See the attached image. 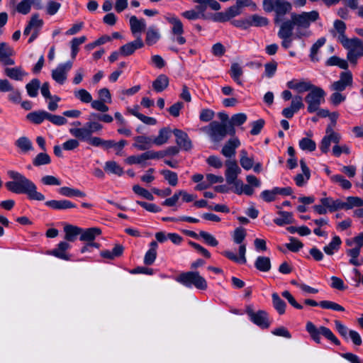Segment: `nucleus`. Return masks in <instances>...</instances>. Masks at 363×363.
<instances>
[{"instance_id": "nucleus-9", "label": "nucleus", "mask_w": 363, "mask_h": 363, "mask_svg": "<svg viewBox=\"0 0 363 363\" xmlns=\"http://www.w3.org/2000/svg\"><path fill=\"white\" fill-rule=\"evenodd\" d=\"M246 313L249 315L251 321L262 329L268 328L270 325L268 314L265 311H258L255 312L251 306L247 307Z\"/></svg>"}, {"instance_id": "nucleus-15", "label": "nucleus", "mask_w": 363, "mask_h": 363, "mask_svg": "<svg viewBox=\"0 0 363 363\" xmlns=\"http://www.w3.org/2000/svg\"><path fill=\"white\" fill-rule=\"evenodd\" d=\"M225 165L227 167L225 171L226 182L228 184H233L235 179H238V175L241 172V169L235 160H227Z\"/></svg>"}, {"instance_id": "nucleus-7", "label": "nucleus", "mask_w": 363, "mask_h": 363, "mask_svg": "<svg viewBox=\"0 0 363 363\" xmlns=\"http://www.w3.org/2000/svg\"><path fill=\"white\" fill-rule=\"evenodd\" d=\"M325 95L322 88L314 85L305 97L308 112L312 113L318 111L321 104L325 102Z\"/></svg>"}, {"instance_id": "nucleus-42", "label": "nucleus", "mask_w": 363, "mask_h": 363, "mask_svg": "<svg viewBox=\"0 0 363 363\" xmlns=\"http://www.w3.org/2000/svg\"><path fill=\"white\" fill-rule=\"evenodd\" d=\"M15 145L23 152H27L33 148L32 142L26 136H22L17 139L15 142Z\"/></svg>"}, {"instance_id": "nucleus-59", "label": "nucleus", "mask_w": 363, "mask_h": 363, "mask_svg": "<svg viewBox=\"0 0 363 363\" xmlns=\"http://www.w3.org/2000/svg\"><path fill=\"white\" fill-rule=\"evenodd\" d=\"M246 230L242 227L237 228L233 235V241L236 244L242 245V242L246 237Z\"/></svg>"}, {"instance_id": "nucleus-50", "label": "nucleus", "mask_w": 363, "mask_h": 363, "mask_svg": "<svg viewBox=\"0 0 363 363\" xmlns=\"http://www.w3.org/2000/svg\"><path fill=\"white\" fill-rule=\"evenodd\" d=\"M298 145L299 147L303 151L313 152L316 148L315 142L308 138H303L300 140Z\"/></svg>"}, {"instance_id": "nucleus-2", "label": "nucleus", "mask_w": 363, "mask_h": 363, "mask_svg": "<svg viewBox=\"0 0 363 363\" xmlns=\"http://www.w3.org/2000/svg\"><path fill=\"white\" fill-rule=\"evenodd\" d=\"M7 174L12 179L5 184L9 191L17 194H26L30 200H45V196L37 191L36 185L23 174L13 170L8 171Z\"/></svg>"}, {"instance_id": "nucleus-63", "label": "nucleus", "mask_w": 363, "mask_h": 363, "mask_svg": "<svg viewBox=\"0 0 363 363\" xmlns=\"http://www.w3.org/2000/svg\"><path fill=\"white\" fill-rule=\"evenodd\" d=\"M133 191L138 195L141 196L142 197L149 200L152 201L154 199V196L152 194L149 192L147 189L141 187L139 185H134L133 186Z\"/></svg>"}, {"instance_id": "nucleus-17", "label": "nucleus", "mask_w": 363, "mask_h": 363, "mask_svg": "<svg viewBox=\"0 0 363 363\" xmlns=\"http://www.w3.org/2000/svg\"><path fill=\"white\" fill-rule=\"evenodd\" d=\"M304 303L311 306H320L321 308L325 309H331L336 311H345V308L340 304L330 301H321L320 302L318 303L317 301L313 300V299H306L304 301Z\"/></svg>"}, {"instance_id": "nucleus-48", "label": "nucleus", "mask_w": 363, "mask_h": 363, "mask_svg": "<svg viewBox=\"0 0 363 363\" xmlns=\"http://www.w3.org/2000/svg\"><path fill=\"white\" fill-rule=\"evenodd\" d=\"M327 66H337L341 69H347L348 63L347 60L341 59L337 56H332L325 62Z\"/></svg>"}, {"instance_id": "nucleus-53", "label": "nucleus", "mask_w": 363, "mask_h": 363, "mask_svg": "<svg viewBox=\"0 0 363 363\" xmlns=\"http://www.w3.org/2000/svg\"><path fill=\"white\" fill-rule=\"evenodd\" d=\"M160 38L159 32L152 28H150L147 31L145 42L149 45L155 44Z\"/></svg>"}, {"instance_id": "nucleus-18", "label": "nucleus", "mask_w": 363, "mask_h": 363, "mask_svg": "<svg viewBox=\"0 0 363 363\" xmlns=\"http://www.w3.org/2000/svg\"><path fill=\"white\" fill-rule=\"evenodd\" d=\"M346 24L340 20H335L334 21V29L330 33L335 36V33H338L337 40L342 46H344L350 39L345 35Z\"/></svg>"}, {"instance_id": "nucleus-4", "label": "nucleus", "mask_w": 363, "mask_h": 363, "mask_svg": "<svg viewBox=\"0 0 363 363\" xmlns=\"http://www.w3.org/2000/svg\"><path fill=\"white\" fill-rule=\"evenodd\" d=\"M306 330L308 333L311 338L317 344L321 343L320 336L322 335L335 345H340V340L333 334L332 330L327 327L320 326L318 328L312 322L308 321L306 323Z\"/></svg>"}, {"instance_id": "nucleus-30", "label": "nucleus", "mask_w": 363, "mask_h": 363, "mask_svg": "<svg viewBox=\"0 0 363 363\" xmlns=\"http://www.w3.org/2000/svg\"><path fill=\"white\" fill-rule=\"evenodd\" d=\"M135 143L133 146L139 150H146L153 144V139L145 135L137 136L134 138Z\"/></svg>"}, {"instance_id": "nucleus-47", "label": "nucleus", "mask_w": 363, "mask_h": 363, "mask_svg": "<svg viewBox=\"0 0 363 363\" xmlns=\"http://www.w3.org/2000/svg\"><path fill=\"white\" fill-rule=\"evenodd\" d=\"M104 170L108 173L121 176L123 174V168L121 167L115 161H107L105 163Z\"/></svg>"}, {"instance_id": "nucleus-51", "label": "nucleus", "mask_w": 363, "mask_h": 363, "mask_svg": "<svg viewBox=\"0 0 363 363\" xmlns=\"http://www.w3.org/2000/svg\"><path fill=\"white\" fill-rule=\"evenodd\" d=\"M243 71L242 67L238 63H233L230 67V76L233 80L238 84H242L240 78L242 75Z\"/></svg>"}, {"instance_id": "nucleus-40", "label": "nucleus", "mask_w": 363, "mask_h": 363, "mask_svg": "<svg viewBox=\"0 0 363 363\" xmlns=\"http://www.w3.org/2000/svg\"><path fill=\"white\" fill-rule=\"evenodd\" d=\"M255 266L260 272H269L271 269V261L267 257L259 256L257 258Z\"/></svg>"}, {"instance_id": "nucleus-36", "label": "nucleus", "mask_w": 363, "mask_h": 363, "mask_svg": "<svg viewBox=\"0 0 363 363\" xmlns=\"http://www.w3.org/2000/svg\"><path fill=\"white\" fill-rule=\"evenodd\" d=\"M172 132V131L169 128L165 127L161 128L159 130L158 135L153 139V144H155L156 145H162L166 143L168 141Z\"/></svg>"}, {"instance_id": "nucleus-24", "label": "nucleus", "mask_w": 363, "mask_h": 363, "mask_svg": "<svg viewBox=\"0 0 363 363\" xmlns=\"http://www.w3.org/2000/svg\"><path fill=\"white\" fill-rule=\"evenodd\" d=\"M82 228L73 225H66L64 227L65 240L66 242H74L81 235Z\"/></svg>"}, {"instance_id": "nucleus-26", "label": "nucleus", "mask_w": 363, "mask_h": 363, "mask_svg": "<svg viewBox=\"0 0 363 363\" xmlns=\"http://www.w3.org/2000/svg\"><path fill=\"white\" fill-rule=\"evenodd\" d=\"M48 113L44 110H38L30 112L27 114L26 118L33 124H41L45 120L48 118Z\"/></svg>"}, {"instance_id": "nucleus-58", "label": "nucleus", "mask_w": 363, "mask_h": 363, "mask_svg": "<svg viewBox=\"0 0 363 363\" xmlns=\"http://www.w3.org/2000/svg\"><path fill=\"white\" fill-rule=\"evenodd\" d=\"M246 121L247 115L243 113H240L233 115L230 118V121L228 124V125H232L234 127L235 125H241L244 124Z\"/></svg>"}, {"instance_id": "nucleus-38", "label": "nucleus", "mask_w": 363, "mask_h": 363, "mask_svg": "<svg viewBox=\"0 0 363 363\" xmlns=\"http://www.w3.org/2000/svg\"><path fill=\"white\" fill-rule=\"evenodd\" d=\"M272 305L274 309L278 312L279 315L285 313L286 304L280 298L277 293H273L272 294Z\"/></svg>"}, {"instance_id": "nucleus-8", "label": "nucleus", "mask_w": 363, "mask_h": 363, "mask_svg": "<svg viewBox=\"0 0 363 363\" xmlns=\"http://www.w3.org/2000/svg\"><path fill=\"white\" fill-rule=\"evenodd\" d=\"M348 50L347 60L356 65L359 57H363V42L358 38H351L344 46Z\"/></svg>"}, {"instance_id": "nucleus-28", "label": "nucleus", "mask_w": 363, "mask_h": 363, "mask_svg": "<svg viewBox=\"0 0 363 363\" xmlns=\"http://www.w3.org/2000/svg\"><path fill=\"white\" fill-rule=\"evenodd\" d=\"M193 1L199 4L196 9L201 13L204 12L207 7L213 11H218L220 9V4L216 0H193Z\"/></svg>"}, {"instance_id": "nucleus-10", "label": "nucleus", "mask_w": 363, "mask_h": 363, "mask_svg": "<svg viewBox=\"0 0 363 363\" xmlns=\"http://www.w3.org/2000/svg\"><path fill=\"white\" fill-rule=\"evenodd\" d=\"M353 84V76L350 71L347 70L340 74V79L330 85L331 91H343L347 87H352Z\"/></svg>"}, {"instance_id": "nucleus-31", "label": "nucleus", "mask_w": 363, "mask_h": 363, "mask_svg": "<svg viewBox=\"0 0 363 363\" xmlns=\"http://www.w3.org/2000/svg\"><path fill=\"white\" fill-rule=\"evenodd\" d=\"M130 30L133 35L140 33L145 28V21L144 19L139 20L135 16L130 18Z\"/></svg>"}, {"instance_id": "nucleus-11", "label": "nucleus", "mask_w": 363, "mask_h": 363, "mask_svg": "<svg viewBox=\"0 0 363 363\" xmlns=\"http://www.w3.org/2000/svg\"><path fill=\"white\" fill-rule=\"evenodd\" d=\"M292 9V5L286 0H275L274 11L275 16L274 22L275 24L281 23L284 16Z\"/></svg>"}, {"instance_id": "nucleus-33", "label": "nucleus", "mask_w": 363, "mask_h": 363, "mask_svg": "<svg viewBox=\"0 0 363 363\" xmlns=\"http://www.w3.org/2000/svg\"><path fill=\"white\" fill-rule=\"evenodd\" d=\"M278 214L280 216L279 218L274 219V223L279 226H283L284 225L291 224L294 223L293 213L288 211H279Z\"/></svg>"}, {"instance_id": "nucleus-46", "label": "nucleus", "mask_w": 363, "mask_h": 363, "mask_svg": "<svg viewBox=\"0 0 363 363\" xmlns=\"http://www.w3.org/2000/svg\"><path fill=\"white\" fill-rule=\"evenodd\" d=\"M240 165L245 170H250L254 166V159L252 157H250L247 155V152L245 150L240 151Z\"/></svg>"}, {"instance_id": "nucleus-27", "label": "nucleus", "mask_w": 363, "mask_h": 363, "mask_svg": "<svg viewBox=\"0 0 363 363\" xmlns=\"http://www.w3.org/2000/svg\"><path fill=\"white\" fill-rule=\"evenodd\" d=\"M101 234V230L99 228H82L79 239L82 241L90 242L91 241H94L96 237Z\"/></svg>"}, {"instance_id": "nucleus-44", "label": "nucleus", "mask_w": 363, "mask_h": 363, "mask_svg": "<svg viewBox=\"0 0 363 363\" xmlns=\"http://www.w3.org/2000/svg\"><path fill=\"white\" fill-rule=\"evenodd\" d=\"M148 160L147 151L138 155H131L125 159V162L128 164H142L145 165V161Z\"/></svg>"}, {"instance_id": "nucleus-5", "label": "nucleus", "mask_w": 363, "mask_h": 363, "mask_svg": "<svg viewBox=\"0 0 363 363\" xmlns=\"http://www.w3.org/2000/svg\"><path fill=\"white\" fill-rule=\"evenodd\" d=\"M175 279L177 282L188 288L194 286L199 290H206L208 287L205 278L196 271L182 272Z\"/></svg>"}, {"instance_id": "nucleus-29", "label": "nucleus", "mask_w": 363, "mask_h": 363, "mask_svg": "<svg viewBox=\"0 0 363 363\" xmlns=\"http://www.w3.org/2000/svg\"><path fill=\"white\" fill-rule=\"evenodd\" d=\"M124 251V247L121 244H116L112 251L102 250L100 255L102 257L108 259H114L116 257H121Z\"/></svg>"}, {"instance_id": "nucleus-21", "label": "nucleus", "mask_w": 363, "mask_h": 363, "mask_svg": "<svg viewBox=\"0 0 363 363\" xmlns=\"http://www.w3.org/2000/svg\"><path fill=\"white\" fill-rule=\"evenodd\" d=\"M240 145V142L237 138L230 139L223 147L221 153L225 157H232L235 155V150Z\"/></svg>"}, {"instance_id": "nucleus-13", "label": "nucleus", "mask_w": 363, "mask_h": 363, "mask_svg": "<svg viewBox=\"0 0 363 363\" xmlns=\"http://www.w3.org/2000/svg\"><path fill=\"white\" fill-rule=\"evenodd\" d=\"M176 138V143L183 150L189 151L192 148V143L187 133L184 131L175 128L172 130Z\"/></svg>"}, {"instance_id": "nucleus-45", "label": "nucleus", "mask_w": 363, "mask_h": 363, "mask_svg": "<svg viewBox=\"0 0 363 363\" xmlns=\"http://www.w3.org/2000/svg\"><path fill=\"white\" fill-rule=\"evenodd\" d=\"M40 87V82L38 79H33L26 85L27 93L30 97H36Z\"/></svg>"}, {"instance_id": "nucleus-20", "label": "nucleus", "mask_w": 363, "mask_h": 363, "mask_svg": "<svg viewBox=\"0 0 363 363\" xmlns=\"http://www.w3.org/2000/svg\"><path fill=\"white\" fill-rule=\"evenodd\" d=\"M239 257L237 256L235 253H233L231 251L226 250L223 252V255L228 258L229 259L240 264H245L247 262L246 257H245V252H246V245H240L239 247Z\"/></svg>"}, {"instance_id": "nucleus-32", "label": "nucleus", "mask_w": 363, "mask_h": 363, "mask_svg": "<svg viewBox=\"0 0 363 363\" xmlns=\"http://www.w3.org/2000/svg\"><path fill=\"white\" fill-rule=\"evenodd\" d=\"M5 74L10 79L21 81L23 77L27 75V73L23 71L21 67H16L13 68H6Z\"/></svg>"}, {"instance_id": "nucleus-49", "label": "nucleus", "mask_w": 363, "mask_h": 363, "mask_svg": "<svg viewBox=\"0 0 363 363\" xmlns=\"http://www.w3.org/2000/svg\"><path fill=\"white\" fill-rule=\"evenodd\" d=\"M325 38H319L311 47L310 52V58L313 62L318 61L317 56L319 49L325 43Z\"/></svg>"}, {"instance_id": "nucleus-3", "label": "nucleus", "mask_w": 363, "mask_h": 363, "mask_svg": "<svg viewBox=\"0 0 363 363\" xmlns=\"http://www.w3.org/2000/svg\"><path fill=\"white\" fill-rule=\"evenodd\" d=\"M205 131L214 142H220L229 134L233 136L235 134V129L226 123H220L213 121L204 128Z\"/></svg>"}, {"instance_id": "nucleus-1", "label": "nucleus", "mask_w": 363, "mask_h": 363, "mask_svg": "<svg viewBox=\"0 0 363 363\" xmlns=\"http://www.w3.org/2000/svg\"><path fill=\"white\" fill-rule=\"evenodd\" d=\"M319 19V12L315 10L303 11L299 13L294 12L291 13L290 19L283 21L281 24L291 32L295 29L294 38L301 39L311 35L310 26L312 23H315Z\"/></svg>"}, {"instance_id": "nucleus-52", "label": "nucleus", "mask_w": 363, "mask_h": 363, "mask_svg": "<svg viewBox=\"0 0 363 363\" xmlns=\"http://www.w3.org/2000/svg\"><path fill=\"white\" fill-rule=\"evenodd\" d=\"M51 162L50 157L45 152H40L35 157L33 160V164L35 167H39L41 165L49 164Z\"/></svg>"}, {"instance_id": "nucleus-61", "label": "nucleus", "mask_w": 363, "mask_h": 363, "mask_svg": "<svg viewBox=\"0 0 363 363\" xmlns=\"http://www.w3.org/2000/svg\"><path fill=\"white\" fill-rule=\"evenodd\" d=\"M334 92L330 95L329 101L335 106H338L342 102L346 100V96L341 94L342 91H333Z\"/></svg>"}, {"instance_id": "nucleus-23", "label": "nucleus", "mask_w": 363, "mask_h": 363, "mask_svg": "<svg viewBox=\"0 0 363 363\" xmlns=\"http://www.w3.org/2000/svg\"><path fill=\"white\" fill-rule=\"evenodd\" d=\"M166 21L170 23L172 35L184 34V26L181 20L174 14H168L165 16Z\"/></svg>"}, {"instance_id": "nucleus-39", "label": "nucleus", "mask_w": 363, "mask_h": 363, "mask_svg": "<svg viewBox=\"0 0 363 363\" xmlns=\"http://www.w3.org/2000/svg\"><path fill=\"white\" fill-rule=\"evenodd\" d=\"M58 192L64 196H67V197H74V196H76V197H81V198H83V197H85L86 196V194L77 189H72V188H70V187H67V186H63V187H61L58 189Z\"/></svg>"}, {"instance_id": "nucleus-54", "label": "nucleus", "mask_w": 363, "mask_h": 363, "mask_svg": "<svg viewBox=\"0 0 363 363\" xmlns=\"http://www.w3.org/2000/svg\"><path fill=\"white\" fill-rule=\"evenodd\" d=\"M161 174L164 176V179L168 182L169 184L175 186L178 183V176L174 172L169 169H164L161 171Z\"/></svg>"}, {"instance_id": "nucleus-35", "label": "nucleus", "mask_w": 363, "mask_h": 363, "mask_svg": "<svg viewBox=\"0 0 363 363\" xmlns=\"http://www.w3.org/2000/svg\"><path fill=\"white\" fill-rule=\"evenodd\" d=\"M169 85V79L165 74H160L152 82V87L157 92H162Z\"/></svg>"}, {"instance_id": "nucleus-64", "label": "nucleus", "mask_w": 363, "mask_h": 363, "mask_svg": "<svg viewBox=\"0 0 363 363\" xmlns=\"http://www.w3.org/2000/svg\"><path fill=\"white\" fill-rule=\"evenodd\" d=\"M199 236L202 238L205 242L211 246L216 247L218 245V240L211 234L206 231H200Z\"/></svg>"}, {"instance_id": "nucleus-43", "label": "nucleus", "mask_w": 363, "mask_h": 363, "mask_svg": "<svg viewBox=\"0 0 363 363\" xmlns=\"http://www.w3.org/2000/svg\"><path fill=\"white\" fill-rule=\"evenodd\" d=\"M89 145L94 147H101L105 150H108L115 147V141L112 140H105L99 137L94 136Z\"/></svg>"}, {"instance_id": "nucleus-6", "label": "nucleus", "mask_w": 363, "mask_h": 363, "mask_svg": "<svg viewBox=\"0 0 363 363\" xmlns=\"http://www.w3.org/2000/svg\"><path fill=\"white\" fill-rule=\"evenodd\" d=\"M103 125L96 121H89L82 128H72L69 129L70 134L80 141L91 143L94 138L92 134L100 131Z\"/></svg>"}, {"instance_id": "nucleus-37", "label": "nucleus", "mask_w": 363, "mask_h": 363, "mask_svg": "<svg viewBox=\"0 0 363 363\" xmlns=\"http://www.w3.org/2000/svg\"><path fill=\"white\" fill-rule=\"evenodd\" d=\"M361 250L359 247H354L351 249H347L346 250V254L350 257V259L349 260V263L358 267L363 264V259L359 260L357 258L360 255Z\"/></svg>"}, {"instance_id": "nucleus-62", "label": "nucleus", "mask_w": 363, "mask_h": 363, "mask_svg": "<svg viewBox=\"0 0 363 363\" xmlns=\"http://www.w3.org/2000/svg\"><path fill=\"white\" fill-rule=\"evenodd\" d=\"M331 180L334 182L338 183L344 189H349L352 186L351 182L345 179L342 175L335 174L331 177Z\"/></svg>"}, {"instance_id": "nucleus-41", "label": "nucleus", "mask_w": 363, "mask_h": 363, "mask_svg": "<svg viewBox=\"0 0 363 363\" xmlns=\"http://www.w3.org/2000/svg\"><path fill=\"white\" fill-rule=\"evenodd\" d=\"M342 243V241L339 236H334L331 240V242L323 247L324 252L328 255H333L335 252H337Z\"/></svg>"}, {"instance_id": "nucleus-56", "label": "nucleus", "mask_w": 363, "mask_h": 363, "mask_svg": "<svg viewBox=\"0 0 363 363\" xmlns=\"http://www.w3.org/2000/svg\"><path fill=\"white\" fill-rule=\"evenodd\" d=\"M86 40V36L83 35L79 38H74L71 41L72 57L75 58L78 51L79 46Z\"/></svg>"}, {"instance_id": "nucleus-22", "label": "nucleus", "mask_w": 363, "mask_h": 363, "mask_svg": "<svg viewBox=\"0 0 363 363\" xmlns=\"http://www.w3.org/2000/svg\"><path fill=\"white\" fill-rule=\"evenodd\" d=\"M277 35L280 39L282 40L281 46L284 48L288 49L289 48L291 47L293 40L291 38L293 35V32H291L281 23L280 24V28L278 31Z\"/></svg>"}, {"instance_id": "nucleus-60", "label": "nucleus", "mask_w": 363, "mask_h": 363, "mask_svg": "<svg viewBox=\"0 0 363 363\" xmlns=\"http://www.w3.org/2000/svg\"><path fill=\"white\" fill-rule=\"evenodd\" d=\"M290 242L285 245L286 247L294 252L299 251L303 247V244L298 239L291 237L289 238Z\"/></svg>"}, {"instance_id": "nucleus-57", "label": "nucleus", "mask_w": 363, "mask_h": 363, "mask_svg": "<svg viewBox=\"0 0 363 363\" xmlns=\"http://www.w3.org/2000/svg\"><path fill=\"white\" fill-rule=\"evenodd\" d=\"M345 203V209H351L353 207H361L363 206V199L357 196H348Z\"/></svg>"}, {"instance_id": "nucleus-12", "label": "nucleus", "mask_w": 363, "mask_h": 363, "mask_svg": "<svg viewBox=\"0 0 363 363\" xmlns=\"http://www.w3.org/2000/svg\"><path fill=\"white\" fill-rule=\"evenodd\" d=\"M72 63L67 62L60 64L55 69L52 71V79L60 84H63L67 79V72L72 68Z\"/></svg>"}, {"instance_id": "nucleus-25", "label": "nucleus", "mask_w": 363, "mask_h": 363, "mask_svg": "<svg viewBox=\"0 0 363 363\" xmlns=\"http://www.w3.org/2000/svg\"><path fill=\"white\" fill-rule=\"evenodd\" d=\"M45 205L54 210H66L76 207L74 203L68 200H50L46 201Z\"/></svg>"}, {"instance_id": "nucleus-14", "label": "nucleus", "mask_w": 363, "mask_h": 363, "mask_svg": "<svg viewBox=\"0 0 363 363\" xmlns=\"http://www.w3.org/2000/svg\"><path fill=\"white\" fill-rule=\"evenodd\" d=\"M70 248L71 245L69 242L62 241L57 245V247L48 252V254L55 256L59 259L68 261L71 259V255L67 252V250Z\"/></svg>"}, {"instance_id": "nucleus-34", "label": "nucleus", "mask_w": 363, "mask_h": 363, "mask_svg": "<svg viewBox=\"0 0 363 363\" xmlns=\"http://www.w3.org/2000/svg\"><path fill=\"white\" fill-rule=\"evenodd\" d=\"M157 242L156 241H152L150 244V248L145 253L144 257V263L146 265H151L154 263L156 257H157Z\"/></svg>"}, {"instance_id": "nucleus-19", "label": "nucleus", "mask_w": 363, "mask_h": 363, "mask_svg": "<svg viewBox=\"0 0 363 363\" xmlns=\"http://www.w3.org/2000/svg\"><path fill=\"white\" fill-rule=\"evenodd\" d=\"M286 85L289 89L296 90L298 93L310 91L314 86L310 82L305 80L298 81L296 79L288 82Z\"/></svg>"}, {"instance_id": "nucleus-55", "label": "nucleus", "mask_w": 363, "mask_h": 363, "mask_svg": "<svg viewBox=\"0 0 363 363\" xmlns=\"http://www.w3.org/2000/svg\"><path fill=\"white\" fill-rule=\"evenodd\" d=\"M74 96L83 103H91L92 96L91 94L84 89H81L74 92Z\"/></svg>"}, {"instance_id": "nucleus-16", "label": "nucleus", "mask_w": 363, "mask_h": 363, "mask_svg": "<svg viewBox=\"0 0 363 363\" xmlns=\"http://www.w3.org/2000/svg\"><path fill=\"white\" fill-rule=\"evenodd\" d=\"M144 47V43L140 37H138L135 40L128 43L120 48L121 55L123 56H130L133 55L136 50Z\"/></svg>"}]
</instances>
